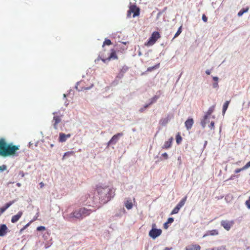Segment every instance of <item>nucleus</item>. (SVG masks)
<instances>
[{"label": "nucleus", "instance_id": "nucleus-1", "mask_svg": "<svg viewBox=\"0 0 250 250\" xmlns=\"http://www.w3.org/2000/svg\"><path fill=\"white\" fill-rule=\"evenodd\" d=\"M19 146L14 145L12 143H8L5 139L0 138V156L6 157L14 156L19 150Z\"/></svg>", "mask_w": 250, "mask_h": 250}, {"label": "nucleus", "instance_id": "nucleus-2", "mask_svg": "<svg viewBox=\"0 0 250 250\" xmlns=\"http://www.w3.org/2000/svg\"><path fill=\"white\" fill-rule=\"evenodd\" d=\"M97 190L101 204H105L111 200L115 195V189L107 187H98Z\"/></svg>", "mask_w": 250, "mask_h": 250}, {"label": "nucleus", "instance_id": "nucleus-3", "mask_svg": "<svg viewBox=\"0 0 250 250\" xmlns=\"http://www.w3.org/2000/svg\"><path fill=\"white\" fill-rule=\"evenodd\" d=\"M100 206H98L97 208H94L93 210L91 209H87L85 208H81L76 210L70 214V217L76 218L77 219H81L84 217H86L90 214L92 212L96 211L97 209L99 208Z\"/></svg>", "mask_w": 250, "mask_h": 250}, {"label": "nucleus", "instance_id": "nucleus-4", "mask_svg": "<svg viewBox=\"0 0 250 250\" xmlns=\"http://www.w3.org/2000/svg\"><path fill=\"white\" fill-rule=\"evenodd\" d=\"M160 38L161 36L158 32H153L151 34V37L148 39V41L145 43V45L149 46L153 45Z\"/></svg>", "mask_w": 250, "mask_h": 250}, {"label": "nucleus", "instance_id": "nucleus-5", "mask_svg": "<svg viewBox=\"0 0 250 250\" xmlns=\"http://www.w3.org/2000/svg\"><path fill=\"white\" fill-rule=\"evenodd\" d=\"M53 118L52 120V125L53 127L55 129L58 128V124L62 122V115L58 112H55L53 113Z\"/></svg>", "mask_w": 250, "mask_h": 250}, {"label": "nucleus", "instance_id": "nucleus-6", "mask_svg": "<svg viewBox=\"0 0 250 250\" xmlns=\"http://www.w3.org/2000/svg\"><path fill=\"white\" fill-rule=\"evenodd\" d=\"M215 105H212L210 107L207 112L204 115L203 120L201 121V125L203 128H205L206 126V121L210 118L211 114L213 112Z\"/></svg>", "mask_w": 250, "mask_h": 250}, {"label": "nucleus", "instance_id": "nucleus-7", "mask_svg": "<svg viewBox=\"0 0 250 250\" xmlns=\"http://www.w3.org/2000/svg\"><path fill=\"white\" fill-rule=\"evenodd\" d=\"M85 82L84 81H81L77 83L75 86L76 89L79 91H82L84 90H87L90 89L93 87V84L91 83L89 85H85Z\"/></svg>", "mask_w": 250, "mask_h": 250}, {"label": "nucleus", "instance_id": "nucleus-8", "mask_svg": "<svg viewBox=\"0 0 250 250\" xmlns=\"http://www.w3.org/2000/svg\"><path fill=\"white\" fill-rule=\"evenodd\" d=\"M156 226L155 224H153L152 225V229L149 232V235L153 239L160 235L162 232L161 229H156Z\"/></svg>", "mask_w": 250, "mask_h": 250}, {"label": "nucleus", "instance_id": "nucleus-9", "mask_svg": "<svg viewBox=\"0 0 250 250\" xmlns=\"http://www.w3.org/2000/svg\"><path fill=\"white\" fill-rule=\"evenodd\" d=\"M131 13H133V17H135L139 15L140 9L135 4H132L129 6V9L127 11V17H129Z\"/></svg>", "mask_w": 250, "mask_h": 250}, {"label": "nucleus", "instance_id": "nucleus-10", "mask_svg": "<svg viewBox=\"0 0 250 250\" xmlns=\"http://www.w3.org/2000/svg\"><path fill=\"white\" fill-rule=\"evenodd\" d=\"M234 222L233 220L228 221V220H222L221 222V226L226 230H229L230 228L234 225Z\"/></svg>", "mask_w": 250, "mask_h": 250}, {"label": "nucleus", "instance_id": "nucleus-11", "mask_svg": "<svg viewBox=\"0 0 250 250\" xmlns=\"http://www.w3.org/2000/svg\"><path fill=\"white\" fill-rule=\"evenodd\" d=\"M123 135V133H118L114 135L107 143L108 146L110 145H115L118 141L119 138Z\"/></svg>", "mask_w": 250, "mask_h": 250}, {"label": "nucleus", "instance_id": "nucleus-12", "mask_svg": "<svg viewBox=\"0 0 250 250\" xmlns=\"http://www.w3.org/2000/svg\"><path fill=\"white\" fill-rule=\"evenodd\" d=\"M71 136V134H65L63 133H60L59 134V141L61 143L64 142L68 138H69Z\"/></svg>", "mask_w": 250, "mask_h": 250}, {"label": "nucleus", "instance_id": "nucleus-13", "mask_svg": "<svg viewBox=\"0 0 250 250\" xmlns=\"http://www.w3.org/2000/svg\"><path fill=\"white\" fill-rule=\"evenodd\" d=\"M111 52L110 56L107 59H102L103 62H105L106 60L110 61L111 59H118V57L116 55L115 50L114 49H112L111 50Z\"/></svg>", "mask_w": 250, "mask_h": 250}, {"label": "nucleus", "instance_id": "nucleus-14", "mask_svg": "<svg viewBox=\"0 0 250 250\" xmlns=\"http://www.w3.org/2000/svg\"><path fill=\"white\" fill-rule=\"evenodd\" d=\"M23 212L21 211H19L18 213L12 217L11 222L15 223L19 221L22 215Z\"/></svg>", "mask_w": 250, "mask_h": 250}, {"label": "nucleus", "instance_id": "nucleus-15", "mask_svg": "<svg viewBox=\"0 0 250 250\" xmlns=\"http://www.w3.org/2000/svg\"><path fill=\"white\" fill-rule=\"evenodd\" d=\"M8 230V228L5 224L0 225V236H4Z\"/></svg>", "mask_w": 250, "mask_h": 250}, {"label": "nucleus", "instance_id": "nucleus-16", "mask_svg": "<svg viewBox=\"0 0 250 250\" xmlns=\"http://www.w3.org/2000/svg\"><path fill=\"white\" fill-rule=\"evenodd\" d=\"M193 123L194 121L192 118H189L185 122V124L187 130H189L191 128Z\"/></svg>", "mask_w": 250, "mask_h": 250}, {"label": "nucleus", "instance_id": "nucleus-17", "mask_svg": "<svg viewBox=\"0 0 250 250\" xmlns=\"http://www.w3.org/2000/svg\"><path fill=\"white\" fill-rule=\"evenodd\" d=\"M185 250H201V247L198 244L191 245L186 247Z\"/></svg>", "mask_w": 250, "mask_h": 250}, {"label": "nucleus", "instance_id": "nucleus-18", "mask_svg": "<svg viewBox=\"0 0 250 250\" xmlns=\"http://www.w3.org/2000/svg\"><path fill=\"white\" fill-rule=\"evenodd\" d=\"M172 138H170L168 141L165 142L164 146H162L163 149H168L171 146Z\"/></svg>", "mask_w": 250, "mask_h": 250}, {"label": "nucleus", "instance_id": "nucleus-19", "mask_svg": "<svg viewBox=\"0 0 250 250\" xmlns=\"http://www.w3.org/2000/svg\"><path fill=\"white\" fill-rule=\"evenodd\" d=\"M218 233V231L217 229H212L207 231V233L205 234L203 237H206L208 235H217Z\"/></svg>", "mask_w": 250, "mask_h": 250}, {"label": "nucleus", "instance_id": "nucleus-20", "mask_svg": "<svg viewBox=\"0 0 250 250\" xmlns=\"http://www.w3.org/2000/svg\"><path fill=\"white\" fill-rule=\"evenodd\" d=\"M187 199V196H185L177 205L180 208L185 205Z\"/></svg>", "mask_w": 250, "mask_h": 250}, {"label": "nucleus", "instance_id": "nucleus-21", "mask_svg": "<svg viewBox=\"0 0 250 250\" xmlns=\"http://www.w3.org/2000/svg\"><path fill=\"white\" fill-rule=\"evenodd\" d=\"M209 124H208V126L209 127V128L212 130V129H214V124H215V123H214V121H212L211 122L209 121V118H208V119L206 121V125L207 124H208L209 123Z\"/></svg>", "mask_w": 250, "mask_h": 250}, {"label": "nucleus", "instance_id": "nucleus-22", "mask_svg": "<svg viewBox=\"0 0 250 250\" xmlns=\"http://www.w3.org/2000/svg\"><path fill=\"white\" fill-rule=\"evenodd\" d=\"M125 205L127 209H130L133 207L132 203L130 201H129V200H127L126 201H125Z\"/></svg>", "mask_w": 250, "mask_h": 250}, {"label": "nucleus", "instance_id": "nucleus-23", "mask_svg": "<svg viewBox=\"0 0 250 250\" xmlns=\"http://www.w3.org/2000/svg\"><path fill=\"white\" fill-rule=\"evenodd\" d=\"M159 66H160V63H158L153 66L149 67L147 69V71L151 72L155 69L158 68L159 67Z\"/></svg>", "mask_w": 250, "mask_h": 250}, {"label": "nucleus", "instance_id": "nucleus-24", "mask_svg": "<svg viewBox=\"0 0 250 250\" xmlns=\"http://www.w3.org/2000/svg\"><path fill=\"white\" fill-rule=\"evenodd\" d=\"M74 154H75V152L73 151H67L64 154V155L62 157V159L63 160L64 159L65 157H69L70 156H72V155H74Z\"/></svg>", "mask_w": 250, "mask_h": 250}, {"label": "nucleus", "instance_id": "nucleus-25", "mask_svg": "<svg viewBox=\"0 0 250 250\" xmlns=\"http://www.w3.org/2000/svg\"><path fill=\"white\" fill-rule=\"evenodd\" d=\"M229 104V101H226L224 103V104L223 105V113L224 114L225 113L226 111L227 110V109L228 107Z\"/></svg>", "mask_w": 250, "mask_h": 250}, {"label": "nucleus", "instance_id": "nucleus-26", "mask_svg": "<svg viewBox=\"0 0 250 250\" xmlns=\"http://www.w3.org/2000/svg\"><path fill=\"white\" fill-rule=\"evenodd\" d=\"M180 209V208L176 205V206L173 208V209L171 212L170 214L173 215L178 213Z\"/></svg>", "mask_w": 250, "mask_h": 250}, {"label": "nucleus", "instance_id": "nucleus-27", "mask_svg": "<svg viewBox=\"0 0 250 250\" xmlns=\"http://www.w3.org/2000/svg\"><path fill=\"white\" fill-rule=\"evenodd\" d=\"M249 10V8H243L238 13V16L240 17L243 15V14L246 12H247Z\"/></svg>", "mask_w": 250, "mask_h": 250}, {"label": "nucleus", "instance_id": "nucleus-28", "mask_svg": "<svg viewBox=\"0 0 250 250\" xmlns=\"http://www.w3.org/2000/svg\"><path fill=\"white\" fill-rule=\"evenodd\" d=\"M112 44L111 41L109 39H105L103 44V47L105 45H110Z\"/></svg>", "mask_w": 250, "mask_h": 250}, {"label": "nucleus", "instance_id": "nucleus-29", "mask_svg": "<svg viewBox=\"0 0 250 250\" xmlns=\"http://www.w3.org/2000/svg\"><path fill=\"white\" fill-rule=\"evenodd\" d=\"M15 203V200L11 201L9 202L6 203L3 208L6 210L9 207H10L12 204Z\"/></svg>", "mask_w": 250, "mask_h": 250}, {"label": "nucleus", "instance_id": "nucleus-30", "mask_svg": "<svg viewBox=\"0 0 250 250\" xmlns=\"http://www.w3.org/2000/svg\"><path fill=\"white\" fill-rule=\"evenodd\" d=\"M182 138L180 134L179 133H178L176 136V143L178 144H180L182 141Z\"/></svg>", "mask_w": 250, "mask_h": 250}, {"label": "nucleus", "instance_id": "nucleus-31", "mask_svg": "<svg viewBox=\"0 0 250 250\" xmlns=\"http://www.w3.org/2000/svg\"><path fill=\"white\" fill-rule=\"evenodd\" d=\"M35 221V219H33L31 220L29 223H28L26 225H25L20 230L21 232H22L23 230H25L27 227H28L30 224Z\"/></svg>", "mask_w": 250, "mask_h": 250}, {"label": "nucleus", "instance_id": "nucleus-32", "mask_svg": "<svg viewBox=\"0 0 250 250\" xmlns=\"http://www.w3.org/2000/svg\"><path fill=\"white\" fill-rule=\"evenodd\" d=\"M182 26H181L179 29H178L177 32L176 33V34H175L174 35V37L173 38V39L177 37L182 32Z\"/></svg>", "mask_w": 250, "mask_h": 250}, {"label": "nucleus", "instance_id": "nucleus-33", "mask_svg": "<svg viewBox=\"0 0 250 250\" xmlns=\"http://www.w3.org/2000/svg\"><path fill=\"white\" fill-rule=\"evenodd\" d=\"M246 205L249 209H250V196L248 200L246 201Z\"/></svg>", "mask_w": 250, "mask_h": 250}, {"label": "nucleus", "instance_id": "nucleus-34", "mask_svg": "<svg viewBox=\"0 0 250 250\" xmlns=\"http://www.w3.org/2000/svg\"><path fill=\"white\" fill-rule=\"evenodd\" d=\"M38 231H43L45 230V228L43 226H40L37 228Z\"/></svg>", "mask_w": 250, "mask_h": 250}, {"label": "nucleus", "instance_id": "nucleus-35", "mask_svg": "<svg viewBox=\"0 0 250 250\" xmlns=\"http://www.w3.org/2000/svg\"><path fill=\"white\" fill-rule=\"evenodd\" d=\"M245 170L244 167L242 168H237L235 170V173H238L240 172H241V171L242 170Z\"/></svg>", "mask_w": 250, "mask_h": 250}, {"label": "nucleus", "instance_id": "nucleus-36", "mask_svg": "<svg viewBox=\"0 0 250 250\" xmlns=\"http://www.w3.org/2000/svg\"><path fill=\"white\" fill-rule=\"evenodd\" d=\"M6 169V166L4 165L0 166V170L4 171Z\"/></svg>", "mask_w": 250, "mask_h": 250}, {"label": "nucleus", "instance_id": "nucleus-37", "mask_svg": "<svg viewBox=\"0 0 250 250\" xmlns=\"http://www.w3.org/2000/svg\"><path fill=\"white\" fill-rule=\"evenodd\" d=\"M174 221V219L173 218L170 217L167 219V223L171 224Z\"/></svg>", "mask_w": 250, "mask_h": 250}, {"label": "nucleus", "instance_id": "nucleus-38", "mask_svg": "<svg viewBox=\"0 0 250 250\" xmlns=\"http://www.w3.org/2000/svg\"><path fill=\"white\" fill-rule=\"evenodd\" d=\"M202 20L205 22H206L208 21V18L205 14H203L202 16Z\"/></svg>", "mask_w": 250, "mask_h": 250}, {"label": "nucleus", "instance_id": "nucleus-39", "mask_svg": "<svg viewBox=\"0 0 250 250\" xmlns=\"http://www.w3.org/2000/svg\"><path fill=\"white\" fill-rule=\"evenodd\" d=\"M250 167V161L248 162L244 166V167L245 169H246Z\"/></svg>", "mask_w": 250, "mask_h": 250}, {"label": "nucleus", "instance_id": "nucleus-40", "mask_svg": "<svg viewBox=\"0 0 250 250\" xmlns=\"http://www.w3.org/2000/svg\"><path fill=\"white\" fill-rule=\"evenodd\" d=\"M162 156L165 159H167L168 158V155L167 153H164L162 154Z\"/></svg>", "mask_w": 250, "mask_h": 250}, {"label": "nucleus", "instance_id": "nucleus-41", "mask_svg": "<svg viewBox=\"0 0 250 250\" xmlns=\"http://www.w3.org/2000/svg\"><path fill=\"white\" fill-rule=\"evenodd\" d=\"M6 210L3 208H0V216Z\"/></svg>", "mask_w": 250, "mask_h": 250}, {"label": "nucleus", "instance_id": "nucleus-42", "mask_svg": "<svg viewBox=\"0 0 250 250\" xmlns=\"http://www.w3.org/2000/svg\"><path fill=\"white\" fill-rule=\"evenodd\" d=\"M218 83L217 82L214 83L213 84V86L214 88L218 87Z\"/></svg>", "mask_w": 250, "mask_h": 250}, {"label": "nucleus", "instance_id": "nucleus-43", "mask_svg": "<svg viewBox=\"0 0 250 250\" xmlns=\"http://www.w3.org/2000/svg\"><path fill=\"white\" fill-rule=\"evenodd\" d=\"M39 185L40 186V188H43V186H44V184H43V183L42 182H41V183H40Z\"/></svg>", "mask_w": 250, "mask_h": 250}, {"label": "nucleus", "instance_id": "nucleus-44", "mask_svg": "<svg viewBox=\"0 0 250 250\" xmlns=\"http://www.w3.org/2000/svg\"><path fill=\"white\" fill-rule=\"evenodd\" d=\"M152 103H153V102H151L149 104H146V105H145L144 106V108H145V109H146V108L147 107H148V106H149V105H150L151 104H152Z\"/></svg>", "mask_w": 250, "mask_h": 250}, {"label": "nucleus", "instance_id": "nucleus-45", "mask_svg": "<svg viewBox=\"0 0 250 250\" xmlns=\"http://www.w3.org/2000/svg\"><path fill=\"white\" fill-rule=\"evenodd\" d=\"M168 223H167V222L164 224V228L167 229L168 228L167 226Z\"/></svg>", "mask_w": 250, "mask_h": 250}, {"label": "nucleus", "instance_id": "nucleus-46", "mask_svg": "<svg viewBox=\"0 0 250 250\" xmlns=\"http://www.w3.org/2000/svg\"><path fill=\"white\" fill-rule=\"evenodd\" d=\"M213 80L214 81H216V82H217V81L218 80V77H213Z\"/></svg>", "mask_w": 250, "mask_h": 250}, {"label": "nucleus", "instance_id": "nucleus-47", "mask_svg": "<svg viewBox=\"0 0 250 250\" xmlns=\"http://www.w3.org/2000/svg\"><path fill=\"white\" fill-rule=\"evenodd\" d=\"M217 250H225V247H221L220 249L218 248Z\"/></svg>", "mask_w": 250, "mask_h": 250}, {"label": "nucleus", "instance_id": "nucleus-48", "mask_svg": "<svg viewBox=\"0 0 250 250\" xmlns=\"http://www.w3.org/2000/svg\"><path fill=\"white\" fill-rule=\"evenodd\" d=\"M206 73L207 75H209L210 74V71L209 70H206Z\"/></svg>", "mask_w": 250, "mask_h": 250}, {"label": "nucleus", "instance_id": "nucleus-49", "mask_svg": "<svg viewBox=\"0 0 250 250\" xmlns=\"http://www.w3.org/2000/svg\"><path fill=\"white\" fill-rule=\"evenodd\" d=\"M145 109V108H144H144H141V109H140V112H143L144 111Z\"/></svg>", "mask_w": 250, "mask_h": 250}, {"label": "nucleus", "instance_id": "nucleus-50", "mask_svg": "<svg viewBox=\"0 0 250 250\" xmlns=\"http://www.w3.org/2000/svg\"><path fill=\"white\" fill-rule=\"evenodd\" d=\"M178 160L180 162V164L181 163V157H179L178 158Z\"/></svg>", "mask_w": 250, "mask_h": 250}, {"label": "nucleus", "instance_id": "nucleus-51", "mask_svg": "<svg viewBox=\"0 0 250 250\" xmlns=\"http://www.w3.org/2000/svg\"><path fill=\"white\" fill-rule=\"evenodd\" d=\"M165 250H170V249H169L168 248H166Z\"/></svg>", "mask_w": 250, "mask_h": 250}, {"label": "nucleus", "instance_id": "nucleus-52", "mask_svg": "<svg viewBox=\"0 0 250 250\" xmlns=\"http://www.w3.org/2000/svg\"><path fill=\"white\" fill-rule=\"evenodd\" d=\"M37 218H34L33 219H35V221L36 220Z\"/></svg>", "mask_w": 250, "mask_h": 250}, {"label": "nucleus", "instance_id": "nucleus-53", "mask_svg": "<svg viewBox=\"0 0 250 250\" xmlns=\"http://www.w3.org/2000/svg\"><path fill=\"white\" fill-rule=\"evenodd\" d=\"M211 250H215L214 249H211Z\"/></svg>", "mask_w": 250, "mask_h": 250}]
</instances>
